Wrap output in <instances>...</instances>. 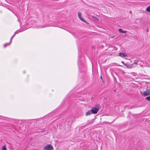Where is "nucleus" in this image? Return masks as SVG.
Instances as JSON below:
<instances>
[{
	"label": "nucleus",
	"instance_id": "nucleus-1",
	"mask_svg": "<svg viewBox=\"0 0 150 150\" xmlns=\"http://www.w3.org/2000/svg\"><path fill=\"white\" fill-rule=\"evenodd\" d=\"M141 94L144 96L150 95V88L147 89L144 92H142Z\"/></svg>",
	"mask_w": 150,
	"mask_h": 150
},
{
	"label": "nucleus",
	"instance_id": "nucleus-2",
	"mask_svg": "<svg viewBox=\"0 0 150 150\" xmlns=\"http://www.w3.org/2000/svg\"><path fill=\"white\" fill-rule=\"evenodd\" d=\"M53 149V147L50 144H47L43 148L45 150H52Z\"/></svg>",
	"mask_w": 150,
	"mask_h": 150
},
{
	"label": "nucleus",
	"instance_id": "nucleus-3",
	"mask_svg": "<svg viewBox=\"0 0 150 150\" xmlns=\"http://www.w3.org/2000/svg\"><path fill=\"white\" fill-rule=\"evenodd\" d=\"M91 110L92 113L93 114H96L98 111V109L96 107L92 108Z\"/></svg>",
	"mask_w": 150,
	"mask_h": 150
},
{
	"label": "nucleus",
	"instance_id": "nucleus-4",
	"mask_svg": "<svg viewBox=\"0 0 150 150\" xmlns=\"http://www.w3.org/2000/svg\"><path fill=\"white\" fill-rule=\"evenodd\" d=\"M78 15L79 18L81 21L84 22L88 23L81 17V14L80 12H79L78 13Z\"/></svg>",
	"mask_w": 150,
	"mask_h": 150
},
{
	"label": "nucleus",
	"instance_id": "nucleus-5",
	"mask_svg": "<svg viewBox=\"0 0 150 150\" xmlns=\"http://www.w3.org/2000/svg\"><path fill=\"white\" fill-rule=\"evenodd\" d=\"M119 56L122 57H125L127 56L126 54H125V53H120L119 54Z\"/></svg>",
	"mask_w": 150,
	"mask_h": 150
},
{
	"label": "nucleus",
	"instance_id": "nucleus-6",
	"mask_svg": "<svg viewBox=\"0 0 150 150\" xmlns=\"http://www.w3.org/2000/svg\"><path fill=\"white\" fill-rule=\"evenodd\" d=\"M91 113H92V112H91V110H90L88 111L87 112H86V115L88 116L90 115Z\"/></svg>",
	"mask_w": 150,
	"mask_h": 150
},
{
	"label": "nucleus",
	"instance_id": "nucleus-7",
	"mask_svg": "<svg viewBox=\"0 0 150 150\" xmlns=\"http://www.w3.org/2000/svg\"><path fill=\"white\" fill-rule=\"evenodd\" d=\"M119 31L120 33H126L127 32V31H123L121 29H119Z\"/></svg>",
	"mask_w": 150,
	"mask_h": 150
},
{
	"label": "nucleus",
	"instance_id": "nucleus-8",
	"mask_svg": "<svg viewBox=\"0 0 150 150\" xmlns=\"http://www.w3.org/2000/svg\"><path fill=\"white\" fill-rule=\"evenodd\" d=\"M124 65L126 66L127 68H131L132 67V66L130 65L127 64L125 63Z\"/></svg>",
	"mask_w": 150,
	"mask_h": 150
},
{
	"label": "nucleus",
	"instance_id": "nucleus-9",
	"mask_svg": "<svg viewBox=\"0 0 150 150\" xmlns=\"http://www.w3.org/2000/svg\"><path fill=\"white\" fill-rule=\"evenodd\" d=\"M146 10L148 12H150V6L146 8Z\"/></svg>",
	"mask_w": 150,
	"mask_h": 150
},
{
	"label": "nucleus",
	"instance_id": "nucleus-10",
	"mask_svg": "<svg viewBox=\"0 0 150 150\" xmlns=\"http://www.w3.org/2000/svg\"><path fill=\"white\" fill-rule=\"evenodd\" d=\"M2 150H7L6 146H3L2 148Z\"/></svg>",
	"mask_w": 150,
	"mask_h": 150
},
{
	"label": "nucleus",
	"instance_id": "nucleus-11",
	"mask_svg": "<svg viewBox=\"0 0 150 150\" xmlns=\"http://www.w3.org/2000/svg\"><path fill=\"white\" fill-rule=\"evenodd\" d=\"M146 99L149 101H150V96L146 97Z\"/></svg>",
	"mask_w": 150,
	"mask_h": 150
},
{
	"label": "nucleus",
	"instance_id": "nucleus-12",
	"mask_svg": "<svg viewBox=\"0 0 150 150\" xmlns=\"http://www.w3.org/2000/svg\"><path fill=\"white\" fill-rule=\"evenodd\" d=\"M92 18H93V19H94L96 20H97V21H98V18L96 17V16H92Z\"/></svg>",
	"mask_w": 150,
	"mask_h": 150
},
{
	"label": "nucleus",
	"instance_id": "nucleus-13",
	"mask_svg": "<svg viewBox=\"0 0 150 150\" xmlns=\"http://www.w3.org/2000/svg\"><path fill=\"white\" fill-rule=\"evenodd\" d=\"M15 35V34L11 38V41H10V43H11V40H12V39L13 38V37H14V36Z\"/></svg>",
	"mask_w": 150,
	"mask_h": 150
},
{
	"label": "nucleus",
	"instance_id": "nucleus-14",
	"mask_svg": "<svg viewBox=\"0 0 150 150\" xmlns=\"http://www.w3.org/2000/svg\"><path fill=\"white\" fill-rule=\"evenodd\" d=\"M137 62H136V61H134V64H137Z\"/></svg>",
	"mask_w": 150,
	"mask_h": 150
},
{
	"label": "nucleus",
	"instance_id": "nucleus-15",
	"mask_svg": "<svg viewBox=\"0 0 150 150\" xmlns=\"http://www.w3.org/2000/svg\"><path fill=\"white\" fill-rule=\"evenodd\" d=\"M8 45L9 44H5L4 45V47H6V45Z\"/></svg>",
	"mask_w": 150,
	"mask_h": 150
},
{
	"label": "nucleus",
	"instance_id": "nucleus-16",
	"mask_svg": "<svg viewBox=\"0 0 150 150\" xmlns=\"http://www.w3.org/2000/svg\"><path fill=\"white\" fill-rule=\"evenodd\" d=\"M122 63L124 65V64H125V62H123V61H122Z\"/></svg>",
	"mask_w": 150,
	"mask_h": 150
},
{
	"label": "nucleus",
	"instance_id": "nucleus-17",
	"mask_svg": "<svg viewBox=\"0 0 150 150\" xmlns=\"http://www.w3.org/2000/svg\"><path fill=\"white\" fill-rule=\"evenodd\" d=\"M147 32H149V30H148V28L147 29Z\"/></svg>",
	"mask_w": 150,
	"mask_h": 150
},
{
	"label": "nucleus",
	"instance_id": "nucleus-18",
	"mask_svg": "<svg viewBox=\"0 0 150 150\" xmlns=\"http://www.w3.org/2000/svg\"><path fill=\"white\" fill-rule=\"evenodd\" d=\"M129 13H132V12L131 11H130Z\"/></svg>",
	"mask_w": 150,
	"mask_h": 150
},
{
	"label": "nucleus",
	"instance_id": "nucleus-19",
	"mask_svg": "<svg viewBox=\"0 0 150 150\" xmlns=\"http://www.w3.org/2000/svg\"><path fill=\"white\" fill-rule=\"evenodd\" d=\"M100 78L102 79V77L101 76H100Z\"/></svg>",
	"mask_w": 150,
	"mask_h": 150
},
{
	"label": "nucleus",
	"instance_id": "nucleus-20",
	"mask_svg": "<svg viewBox=\"0 0 150 150\" xmlns=\"http://www.w3.org/2000/svg\"><path fill=\"white\" fill-rule=\"evenodd\" d=\"M140 66L141 67H142L143 66L142 65H141Z\"/></svg>",
	"mask_w": 150,
	"mask_h": 150
},
{
	"label": "nucleus",
	"instance_id": "nucleus-21",
	"mask_svg": "<svg viewBox=\"0 0 150 150\" xmlns=\"http://www.w3.org/2000/svg\"><path fill=\"white\" fill-rule=\"evenodd\" d=\"M148 67H150V66H148Z\"/></svg>",
	"mask_w": 150,
	"mask_h": 150
},
{
	"label": "nucleus",
	"instance_id": "nucleus-22",
	"mask_svg": "<svg viewBox=\"0 0 150 150\" xmlns=\"http://www.w3.org/2000/svg\"><path fill=\"white\" fill-rule=\"evenodd\" d=\"M93 150H95L93 149Z\"/></svg>",
	"mask_w": 150,
	"mask_h": 150
}]
</instances>
